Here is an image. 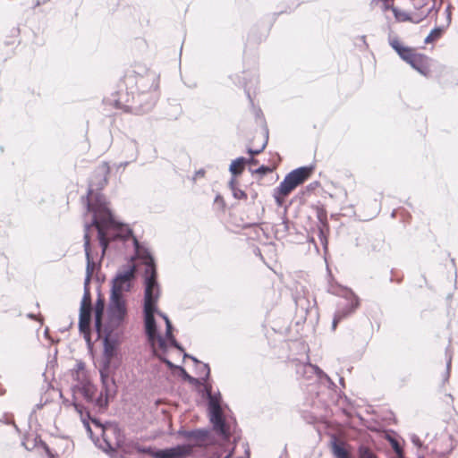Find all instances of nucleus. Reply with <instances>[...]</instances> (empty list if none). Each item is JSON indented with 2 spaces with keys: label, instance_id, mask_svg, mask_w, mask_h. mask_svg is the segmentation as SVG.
Returning <instances> with one entry per match:
<instances>
[{
  "label": "nucleus",
  "instance_id": "1",
  "mask_svg": "<svg viewBox=\"0 0 458 458\" xmlns=\"http://www.w3.org/2000/svg\"><path fill=\"white\" fill-rule=\"evenodd\" d=\"M109 173L110 168L106 162L98 165L89 178L87 194L81 197L87 212L92 214L91 222L85 223L84 226L96 228L102 256L107 250V239H126L132 233L129 225L115 219L109 202L102 193V190L107 185Z\"/></svg>",
  "mask_w": 458,
  "mask_h": 458
},
{
  "label": "nucleus",
  "instance_id": "2",
  "mask_svg": "<svg viewBox=\"0 0 458 458\" xmlns=\"http://www.w3.org/2000/svg\"><path fill=\"white\" fill-rule=\"evenodd\" d=\"M117 94L119 98L114 99V106L117 108H123L126 112H132L136 114H143L151 111L159 97L157 90L145 92L131 91V99L129 98V93H123L122 89Z\"/></svg>",
  "mask_w": 458,
  "mask_h": 458
},
{
  "label": "nucleus",
  "instance_id": "3",
  "mask_svg": "<svg viewBox=\"0 0 458 458\" xmlns=\"http://www.w3.org/2000/svg\"><path fill=\"white\" fill-rule=\"evenodd\" d=\"M343 300L337 303L332 320V329L335 330L337 325L352 316L360 305V299L353 291L347 287L341 288L340 293H335Z\"/></svg>",
  "mask_w": 458,
  "mask_h": 458
},
{
  "label": "nucleus",
  "instance_id": "4",
  "mask_svg": "<svg viewBox=\"0 0 458 458\" xmlns=\"http://www.w3.org/2000/svg\"><path fill=\"white\" fill-rule=\"evenodd\" d=\"M128 310L126 301L123 294L110 291L109 303L107 307V321L104 327H120L127 316Z\"/></svg>",
  "mask_w": 458,
  "mask_h": 458
},
{
  "label": "nucleus",
  "instance_id": "5",
  "mask_svg": "<svg viewBox=\"0 0 458 458\" xmlns=\"http://www.w3.org/2000/svg\"><path fill=\"white\" fill-rule=\"evenodd\" d=\"M159 77L156 72L151 70H144V73L133 71L130 74H126L124 77V85L131 89L135 87V92H145L157 90Z\"/></svg>",
  "mask_w": 458,
  "mask_h": 458
},
{
  "label": "nucleus",
  "instance_id": "6",
  "mask_svg": "<svg viewBox=\"0 0 458 458\" xmlns=\"http://www.w3.org/2000/svg\"><path fill=\"white\" fill-rule=\"evenodd\" d=\"M136 278V266L134 264L123 265L111 280V290L115 293L130 292Z\"/></svg>",
  "mask_w": 458,
  "mask_h": 458
},
{
  "label": "nucleus",
  "instance_id": "7",
  "mask_svg": "<svg viewBox=\"0 0 458 458\" xmlns=\"http://www.w3.org/2000/svg\"><path fill=\"white\" fill-rule=\"evenodd\" d=\"M313 169V165H304L292 170L279 183L278 191L284 194H290L311 175Z\"/></svg>",
  "mask_w": 458,
  "mask_h": 458
},
{
  "label": "nucleus",
  "instance_id": "8",
  "mask_svg": "<svg viewBox=\"0 0 458 458\" xmlns=\"http://www.w3.org/2000/svg\"><path fill=\"white\" fill-rule=\"evenodd\" d=\"M208 413L216 434L223 440L229 441L231 437L230 427L223 414L221 405L216 402H208Z\"/></svg>",
  "mask_w": 458,
  "mask_h": 458
},
{
  "label": "nucleus",
  "instance_id": "9",
  "mask_svg": "<svg viewBox=\"0 0 458 458\" xmlns=\"http://www.w3.org/2000/svg\"><path fill=\"white\" fill-rule=\"evenodd\" d=\"M116 328L103 327V357L102 360L106 363H116L114 359L118 358L119 337L114 334Z\"/></svg>",
  "mask_w": 458,
  "mask_h": 458
},
{
  "label": "nucleus",
  "instance_id": "10",
  "mask_svg": "<svg viewBox=\"0 0 458 458\" xmlns=\"http://www.w3.org/2000/svg\"><path fill=\"white\" fill-rule=\"evenodd\" d=\"M130 238L132 239L133 248H134V251H135V255L131 257L130 261H133L134 259L136 257H138L140 259H141V262L145 266V267L147 266H150V265L155 266L156 260H155L154 256L152 255V253L150 252V250L148 248L141 246L139 240L133 235V233H131V235L128 236L126 239H120V238L114 239V240L107 239L108 240L107 247L113 242H116V241L126 242Z\"/></svg>",
  "mask_w": 458,
  "mask_h": 458
},
{
  "label": "nucleus",
  "instance_id": "11",
  "mask_svg": "<svg viewBox=\"0 0 458 458\" xmlns=\"http://www.w3.org/2000/svg\"><path fill=\"white\" fill-rule=\"evenodd\" d=\"M83 239H84V251H85V257H86V273H85L83 289H90L89 284L91 281L95 263H94L93 257L91 255L89 225L84 226Z\"/></svg>",
  "mask_w": 458,
  "mask_h": 458
},
{
  "label": "nucleus",
  "instance_id": "12",
  "mask_svg": "<svg viewBox=\"0 0 458 458\" xmlns=\"http://www.w3.org/2000/svg\"><path fill=\"white\" fill-rule=\"evenodd\" d=\"M193 453V445L190 444L176 445L174 446L158 449L156 453L157 458H188Z\"/></svg>",
  "mask_w": 458,
  "mask_h": 458
},
{
  "label": "nucleus",
  "instance_id": "13",
  "mask_svg": "<svg viewBox=\"0 0 458 458\" xmlns=\"http://www.w3.org/2000/svg\"><path fill=\"white\" fill-rule=\"evenodd\" d=\"M91 312H92L91 305H89V307H88V310L80 309L79 323H78L79 331L81 335H83V337L87 343L89 349H92V347H93V343L91 342V330H90Z\"/></svg>",
  "mask_w": 458,
  "mask_h": 458
},
{
  "label": "nucleus",
  "instance_id": "14",
  "mask_svg": "<svg viewBox=\"0 0 458 458\" xmlns=\"http://www.w3.org/2000/svg\"><path fill=\"white\" fill-rule=\"evenodd\" d=\"M105 306H106L105 299L101 295L100 292H98L97 300L95 301V306H94V315H95L94 327H95V330L98 335V337H101L102 328L105 326L102 321L104 311H105Z\"/></svg>",
  "mask_w": 458,
  "mask_h": 458
},
{
  "label": "nucleus",
  "instance_id": "15",
  "mask_svg": "<svg viewBox=\"0 0 458 458\" xmlns=\"http://www.w3.org/2000/svg\"><path fill=\"white\" fill-rule=\"evenodd\" d=\"M144 333L151 346L156 344V338L161 335L157 329V324L155 317L148 316L144 318Z\"/></svg>",
  "mask_w": 458,
  "mask_h": 458
},
{
  "label": "nucleus",
  "instance_id": "16",
  "mask_svg": "<svg viewBox=\"0 0 458 458\" xmlns=\"http://www.w3.org/2000/svg\"><path fill=\"white\" fill-rule=\"evenodd\" d=\"M120 363H106L101 361L99 368V377L101 384L109 382L111 379H114V375L118 369Z\"/></svg>",
  "mask_w": 458,
  "mask_h": 458
},
{
  "label": "nucleus",
  "instance_id": "17",
  "mask_svg": "<svg viewBox=\"0 0 458 458\" xmlns=\"http://www.w3.org/2000/svg\"><path fill=\"white\" fill-rule=\"evenodd\" d=\"M330 445L335 458H351L350 453L345 448V443L339 440L335 435H332Z\"/></svg>",
  "mask_w": 458,
  "mask_h": 458
},
{
  "label": "nucleus",
  "instance_id": "18",
  "mask_svg": "<svg viewBox=\"0 0 458 458\" xmlns=\"http://www.w3.org/2000/svg\"><path fill=\"white\" fill-rule=\"evenodd\" d=\"M389 45L397 53L402 60L406 62L409 58L413 56L414 51L410 47L403 46L397 38H389Z\"/></svg>",
  "mask_w": 458,
  "mask_h": 458
},
{
  "label": "nucleus",
  "instance_id": "19",
  "mask_svg": "<svg viewBox=\"0 0 458 458\" xmlns=\"http://www.w3.org/2000/svg\"><path fill=\"white\" fill-rule=\"evenodd\" d=\"M143 285L146 288V293H148V289L151 285L160 286L157 281V265L147 266L143 273Z\"/></svg>",
  "mask_w": 458,
  "mask_h": 458
},
{
  "label": "nucleus",
  "instance_id": "20",
  "mask_svg": "<svg viewBox=\"0 0 458 458\" xmlns=\"http://www.w3.org/2000/svg\"><path fill=\"white\" fill-rule=\"evenodd\" d=\"M177 434L187 438L196 441H205L209 436V430L206 428H195L191 430L179 429Z\"/></svg>",
  "mask_w": 458,
  "mask_h": 458
},
{
  "label": "nucleus",
  "instance_id": "21",
  "mask_svg": "<svg viewBox=\"0 0 458 458\" xmlns=\"http://www.w3.org/2000/svg\"><path fill=\"white\" fill-rule=\"evenodd\" d=\"M75 387L80 391V393L82 394V396L87 402H93L94 396L97 392V386L94 384H92L89 380H86L81 382V384L77 385Z\"/></svg>",
  "mask_w": 458,
  "mask_h": 458
},
{
  "label": "nucleus",
  "instance_id": "22",
  "mask_svg": "<svg viewBox=\"0 0 458 458\" xmlns=\"http://www.w3.org/2000/svg\"><path fill=\"white\" fill-rule=\"evenodd\" d=\"M426 60L427 56L425 55L414 52L413 56L409 58L406 63L420 73L425 74L427 71Z\"/></svg>",
  "mask_w": 458,
  "mask_h": 458
},
{
  "label": "nucleus",
  "instance_id": "23",
  "mask_svg": "<svg viewBox=\"0 0 458 458\" xmlns=\"http://www.w3.org/2000/svg\"><path fill=\"white\" fill-rule=\"evenodd\" d=\"M386 9H390L392 11L394 19L397 22H404V21H411L412 23H419L421 20H413L412 17L407 13L406 12L401 11L399 8H397L394 5H386Z\"/></svg>",
  "mask_w": 458,
  "mask_h": 458
},
{
  "label": "nucleus",
  "instance_id": "24",
  "mask_svg": "<svg viewBox=\"0 0 458 458\" xmlns=\"http://www.w3.org/2000/svg\"><path fill=\"white\" fill-rule=\"evenodd\" d=\"M158 301L150 300L148 295L146 294L143 299V317L147 318L148 316L155 317V314H157L159 310L157 306Z\"/></svg>",
  "mask_w": 458,
  "mask_h": 458
},
{
  "label": "nucleus",
  "instance_id": "25",
  "mask_svg": "<svg viewBox=\"0 0 458 458\" xmlns=\"http://www.w3.org/2000/svg\"><path fill=\"white\" fill-rule=\"evenodd\" d=\"M246 164L247 158L244 157H239L231 162L228 170L233 177H237L242 174Z\"/></svg>",
  "mask_w": 458,
  "mask_h": 458
},
{
  "label": "nucleus",
  "instance_id": "26",
  "mask_svg": "<svg viewBox=\"0 0 458 458\" xmlns=\"http://www.w3.org/2000/svg\"><path fill=\"white\" fill-rule=\"evenodd\" d=\"M101 386L102 390L100 393H102V394H105L106 397H110L112 399L115 397L118 391L115 379H111L109 382L101 384Z\"/></svg>",
  "mask_w": 458,
  "mask_h": 458
},
{
  "label": "nucleus",
  "instance_id": "27",
  "mask_svg": "<svg viewBox=\"0 0 458 458\" xmlns=\"http://www.w3.org/2000/svg\"><path fill=\"white\" fill-rule=\"evenodd\" d=\"M329 230V225H318V237L325 252L327 250Z\"/></svg>",
  "mask_w": 458,
  "mask_h": 458
},
{
  "label": "nucleus",
  "instance_id": "28",
  "mask_svg": "<svg viewBox=\"0 0 458 458\" xmlns=\"http://www.w3.org/2000/svg\"><path fill=\"white\" fill-rule=\"evenodd\" d=\"M445 30V26H444V25L435 27L434 29H432L430 30L428 35L425 38L424 43L429 44L435 40H437L438 38H440L442 37Z\"/></svg>",
  "mask_w": 458,
  "mask_h": 458
},
{
  "label": "nucleus",
  "instance_id": "29",
  "mask_svg": "<svg viewBox=\"0 0 458 458\" xmlns=\"http://www.w3.org/2000/svg\"><path fill=\"white\" fill-rule=\"evenodd\" d=\"M386 439L388 440L389 444L391 445L393 450L395 453V455L397 458H404V452L402 445L400 444L399 440L395 438L394 437L387 435Z\"/></svg>",
  "mask_w": 458,
  "mask_h": 458
},
{
  "label": "nucleus",
  "instance_id": "30",
  "mask_svg": "<svg viewBox=\"0 0 458 458\" xmlns=\"http://www.w3.org/2000/svg\"><path fill=\"white\" fill-rule=\"evenodd\" d=\"M358 458H378L377 454L368 445H360L357 450Z\"/></svg>",
  "mask_w": 458,
  "mask_h": 458
},
{
  "label": "nucleus",
  "instance_id": "31",
  "mask_svg": "<svg viewBox=\"0 0 458 458\" xmlns=\"http://www.w3.org/2000/svg\"><path fill=\"white\" fill-rule=\"evenodd\" d=\"M105 446L102 447L104 452L109 454L110 458H125L124 454L116 451L115 448L113 447L111 442L104 439Z\"/></svg>",
  "mask_w": 458,
  "mask_h": 458
},
{
  "label": "nucleus",
  "instance_id": "32",
  "mask_svg": "<svg viewBox=\"0 0 458 458\" xmlns=\"http://www.w3.org/2000/svg\"><path fill=\"white\" fill-rule=\"evenodd\" d=\"M315 210L318 225H328L327 209L323 206L318 205L315 207Z\"/></svg>",
  "mask_w": 458,
  "mask_h": 458
},
{
  "label": "nucleus",
  "instance_id": "33",
  "mask_svg": "<svg viewBox=\"0 0 458 458\" xmlns=\"http://www.w3.org/2000/svg\"><path fill=\"white\" fill-rule=\"evenodd\" d=\"M307 366L309 368H310L315 372V374L318 376V377L319 379H325V380H327L330 386H335V383L332 381V379L318 366L312 365L311 363H309Z\"/></svg>",
  "mask_w": 458,
  "mask_h": 458
},
{
  "label": "nucleus",
  "instance_id": "34",
  "mask_svg": "<svg viewBox=\"0 0 458 458\" xmlns=\"http://www.w3.org/2000/svg\"><path fill=\"white\" fill-rule=\"evenodd\" d=\"M264 131H265V141L263 142L262 146L259 148H247V153L250 154V157H254V156L260 154L267 147V141H268V129H267V125H265Z\"/></svg>",
  "mask_w": 458,
  "mask_h": 458
},
{
  "label": "nucleus",
  "instance_id": "35",
  "mask_svg": "<svg viewBox=\"0 0 458 458\" xmlns=\"http://www.w3.org/2000/svg\"><path fill=\"white\" fill-rule=\"evenodd\" d=\"M110 399V397H106L105 394H102V393H100V394L97 398L94 397L92 403H94L95 405L100 409H106L109 405Z\"/></svg>",
  "mask_w": 458,
  "mask_h": 458
},
{
  "label": "nucleus",
  "instance_id": "36",
  "mask_svg": "<svg viewBox=\"0 0 458 458\" xmlns=\"http://www.w3.org/2000/svg\"><path fill=\"white\" fill-rule=\"evenodd\" d=\"M89 305L92 306L90 289H83V296L81 301L80 309L88 310Z\"/></svg>",
  "mask_w": 458,
  "mask_h": 458
},
{
  "label": "nucleus",
  "instance_id": "37",
  "mask_svg": "<svg viewBox=\"0 0 458 458\" xmlns=\"http://www.w3.org/2000/svg\"><path fill=\"white\" fill-rule=\"evenodd\" d=\"M135 450L139 454H148V455H150L153 458H157V455H156V453L158 452V449H156V448H154L152 446L137 445L135 447Z\"/></svg>",
  "mask_w": 458,
  "mask_h": 458
},
{
  "label": "nucleus",
  "instance_id": "38",
  "mask_svg": "<svg viewBox=\"0 0 458 458\" xmlns=\"http://www.w3.org/2000/svg\"><path fill=\"white\" fill-rule=\"evenodd\" d=\"M146 294L148 295L150 300L155 299V301H158L161 294L160 286L151 285L148 293H146V288H144V296H146Z\"/></svg>",
  "mask_w": 458,
  "mask_h": 458
},
{
  "label": "nucleus",
  "instance_id": "39",
  "mask_svg": "<svg viewBox=\"0 0 458 458\" xmlns=\"http://www.w3.org/2000/svg\"><path fill=\"white\" fill-rule=\"evenodd\" d=\"M35 445L42 447L48 458H55V455L51 449L49 448L48 445L45 441H43L39 437H37L35 438Z\"/></svg>",
  "mask_w": 458,
  "mask_h": 458
},
{
  "label": "nucleus",
  "instance_id": "40",
  "mask_svg": "<svg viewBox=\"0 0 458 458\" xmlns=\"http://www.w3.org/2000/svg\"><path fill=\"white\" fill-rule=\"evenodd\" d=\"M154 355L162 362L164 363L169 369L175 370L176 368H178L176 364L173 363L169 359H167L165 356L157 353L156 351H154Z\"/></svg>",
  "mask_w": 458,
  "mask_h": 458
},
{
  "label": "nucleus",
  "instance_id": "41",
  "mask_svg": "<svg viewBox=\"0 0 458 458\" xmlns=\"http://www.w3.org/2000/svg\"><path fill=\"white\" fill-rule=\"evenodd\" d=\"M202 386H203V388L199 391L201 393L202 396H204L208 399V403L215 402L214 400H211L212 386L209 383H208V381L206 383H203Z\"/></svg>",
  "mask_w": 458,
  "mask_h": 458
},
{
  "label": "nucleus",
  "instance_id": "42",
  "mask_svg": "<svg viewBox=\"0 0 458 458\" xmlns=\"http://www.w3.org/2000/svg\"><path fill=\"white\" fill-rule=\"evenodd\" d=\"M289 194H284L278 191V186L274 189L273 197L277 206L282 207L284 202L285 197Z\"/></svg>",
  "mask_w": 458,
  "mask_h": 458
},
{
  "label": "nucleus",
  "instance_id": "43",
  "mask_svg": "<svg viewBox=\"0 0 458 458\" xmlns=\"http://www.w3.org/2000/svg\"><path fill=\"white\" fill-rule=\"evenodd\" d=\"M201 368L199 369V373H204V376L202 377V380L204 382H207L210 378V367L208 363H201Z\"/></svg>",
  "mask_w": 458,
  "mask_h": 458
},
{
  "label": "nucleus",
  "instance_id": "44",
  "mask_svg": "<svg viewBox=\"0 0 458 458\" xmlns=\"http://www.w3.org/2000/svg\"><path fill=\"white\" fill-rule=\"evenodd\" d=\"M156 342L158 343V346L159 348L164 352H166L167 350H168V347L170 346L169 345V343L168 341L165 340V337H163L162 335H159L156 338Z\"/></svg>",
  "mask_w": 458,
  "mask_h": 458
},
{
  "label": "nucleus",
  "instance_id": "45",
  "mask_svg": "<svg viewBox=\"0 0 458 458\" xmlns=\"http://www.w3.org/2000/svg\"><path fill=\"white\" fill-rule=\"evenodd\" d=\"M174 327L172 324H168L167 327H165V340L168 341L169 345L172 344L173 340H176L174 334H173Z\"/></svg>",
  "mask_w": 458,
  "mask_h": 458
},
{
  "label": "nucleus",
  "instance_id": "46",
  "mask_svg": "<svg viewBox=\"0 0 458 458\" xmlns=\"http://www.w3.org/2000/svg\"><path fill=\"white\" fill-rule=\"evenodd\" d=\"M272 171H273V169L270 166L262 165L259 167H258L257 169L253 170L252 173L259 174L261 176H264L269 173H272Z\"/></svg>",
  "mask_w": 458,
  "mask_h": 458
},
{
  "label": "nucleus",
  "instance_id": "47",
  "mask_svg": "<svg viewBox=\"0 0 458 458\" xmlns=\"http://www.w3.org/2000/svg\"><path fill=\"white\" fill-rule=\"evenodd\" d=\"M232 192H233V198L236 199H247V194L242 190H240L237 188L234 191H233Z\"/></svg>",
  "mask_w": 458,
  "mask_h": 458
},
{
  "label": "nucleus",
  "instance_id": "48",
  "mask_svg": "<svg viewBox=\"0 0 458 458\" xmlns=\"http://www.w3.org/2000/svg\"><path fill=\"white\" fill-rule=\"evenodd\" d=\"M178 368H176L175 370H177L179 372V376L185 381H187L190 377V374L186 371V369L181 366V365H178L177 366Z\"/></svg>",
  "mask_w": 458,
  "mask_h": 458
},
{
  "label": "nucleus",
  "instance_id": "49",
  "mask_svg": "<svg viewBox=\"0 0 458 458\" xmlns=\"http://www.w3.org/2000/svg\"><path fill=\"white\" fill-rule=\"evenodd\" d=\"M187 382H189L190 384H191L193 386H202L203 383H205L202 380V377L201 378H197V377H194L192 376H190V377L187 380Z\"/></svg>",
  "mask_w": 458,
  "mask_h": 458
},
{
  "label": "nucleus",
  "instance_id": "50",
  "mask_svg": "<svg viewBox=\"0 0 458 458\" xmlns=\"http://www.w3.org/2000/svg\"><path fill=\"white\" fill-rule=\"evenodd\" d=\"M72 406L74 407L75 411L80 414V416H83V413L85 411H88L82 404L78 403H72Z\"/></svg>",
  "mask_w": 458,
  "mask_h": 458
},
{
  "label": "nucleus",
  "instance_id": "51",
  "mask_svg": "<svg viewBox=\"0 0 458 458\" xmlns=\"http://www.w3.org/2000/svg\"><path fill=\"white\" fill-rule=\"evenodd\" d=\"M411 441L414 445H416L419 448H420L422 446V442H421L420 438L415 434H412L411 436Z\"/></svg>",
  "mask_w": 458,
  "mask_h": 458
},
{
  "label": "nucleus",
  "instance_id": "52",
  "mask_svg": "<svg viewBox=\"0 0 458 458\" xmlns=\"http://www.w3.org/2000/svg\"><path fill=\"white\" fill-rule=\"evenodd\" d=\"M214 202L216 203L220 207L221 209H224L225 207V202L224 200V198L220 194H217L216 196Z\"/></svg>",
  "mask_w": 458,
  "mask_h": 458
},
{
  "label": "nucleus",
  "instance_id": "53",
  "mask_svg": "<svg viewBox=\"0 0 458 458\" xmlns=\"http://www.w3.org/2000/svg\"><path fill=\"white\" fill-rule=\"evenodd\" d=\"M287 207L284 208V213L283 216L282 225L284 226V232L287 233L289 231V220L287 219L285 214H286Z\"/></svg>",
  "mask_w": 458,
  "mask_h": 458
},
{
  "label": "nucleus",
  "instance_id": "54",
  "mask_svg": "<svg viewBox=\"0 0 458 458\" xmlns=\"http://www.w3.org/2000/svg\"><path fill=\"white\" fill-rule=\"evenodd\" d=\"M91 422H92L96 427H98V428H102L103 432H105V430L106 429V425L102 424V422L100 421V420H99V419L92 418V419H91Z\"/></svg>",
  "mask_w": 458,
  "mask_h": 458
},
{
  "label": "nucleus",
  "instance_id": "55",
  "mask_svg": "<svg viewBox=\"0 0 458 458\" xmlns=\"http://www.w3.org/2000/svg\"><path fill=\"white\" fill-rule=\"evenodd\" d=\"M319 186V182L318 181H314L310 183H309L307 186H306V191L308 192H310V191H313L315 189H317L318 187Z\"/></svg>",
  "mask_w": 458,
  "mask_h": 458
},
{
  "label": "nucleus",
  "instance_id": "56",
  "mask_svg": "<svg viewBox=\"0 0 458 458\" xmlns=\"http://www.w3.org/2000/svg\"><path fill=\"white\" fill-rule=\"evenodd\" d=\"M451 4H448L445 8V13H446V25L445 26V29L450 25L451 23Z\"/></svg>",
  "mask_w": 458,
  "mask_h": 458
},
{
  "label": "nucleus",
  "instance_id": "57",
  "mask_svg": "<svg viewBox=\"0 0 458 458\" xmlns=\"http://www.w3.org/2000/svg\"><path fill=\"white\" fill-rule=\"evenodd\" d=\"M157 315L162 318V319H164L165 323V327L168 326V324H172L170 318H168V316L162 312L161 310L158 311Z\"/></svg>",
  "mask_w": 458,
  "mask_h": 458
},
{
  "label": "nucleus",
  "instance_id": "58",
  "mask_svg": "<svg viewBox=\"0 0 458 458\" xmlns=\"http://www.w3.org/2000/svg\"><path fill=\"white\" fill-rule=\"evenodd\" d=\"M170 346L174 347L181 352H184V351H185L184 348L182 347V345L180 343H178L177 340H173L172 344Z\"/></svg>",
  "mask_w": 458,
  "mask_h": 458
},
{
  "label": "nucleus",
  "instance_id": "59",
  "mask_svg": "<svg viewBox=\"0 0 458 458\" xmlns=\"http://www.w3.org/2000/svg\"><path fill=\"white\" fill-rule=\"evenodd\" d=\"M228 186L230 188V190L233 191H234L235 189H237L236 187V177H233V175H232L229 182H228Z\"/></svg>",
  "mask_w": 458,
  "mask_h": 458
},
{
  "label": "nucleus",
  "instance_id": "60",
  "mask_svg": "<svg viewBox=\"0 0 458 458\" xmlns=\"http://www.w3.org/2000/svg\"><path fill=\"white\" fill-rule=\"evenodd\" d=\"M211 400L216 401V403L221 405L222 396L220 392L217 391L215 394L212 393Z\"/></svg>",
  "mask_w": 458,
  "mask_h": 458
},
{
  "label": "nucleus",
  "instance_id": "61",
  "mask_svg": "<svg viewBox=\"0 0 458 458\" xmlns=\"http://www.w3.org/2000/svg\"><path fill=\"white\" fill-rule=\"evenodd\" d=\"M137 158V156H135L131 161H124L121 162L117 165V170L120 168L124 169L131 162L135 161Z\"/></svg>",
  "mask_w": 458,
  "mask_h": 458
},
{
  "label": "nucleus",
  "instance_id": "62",
  "mask_svg": "<svg viewBox=\"0 0 458 458\" xmlns=\"http://www.w3.org/2000/svg\"><path fill=\"white\" fill-rule=\"evenodd\" d=\"M83 426H84L87 433L89 435V437H91L92 436V429H91L89 422L87 421V420H83Z\"/></svg>",
  "mask_w": 458,
  "mask_h": 458
},
{
  "label": "nucleus",
  "instance_id": "63",
  "mask_svg": "<svg viewBox=\"0 0 458 458\" xmlns=\"http://www.w3.org/2000/svg\"><path fill=\"white\" fill-rule=\"evenodd\" d=\"M91 415H90V412L89 411H85L84 413H83V416H81V422L83 423V420H87V421H91Z\"/></svg>",
  "mask_w": 458,
  "mask_h": 458
},
{
  "label": "nucleus",
  "instance_id": "64",
  "mask_svg": "<svg viewBox=\"0 0 458 458\" xmlns=\"http://www.w3.org/2000/svg\"><path fill=\"white\" fill-rule=\"evenodd\" d=\"M85 369V363L81 360L78 361L75 365V371L79 372L81 370H83Z\"/></svg>",
  "mask_w": 458,
  "mask_h": 458
}]
</instances>
